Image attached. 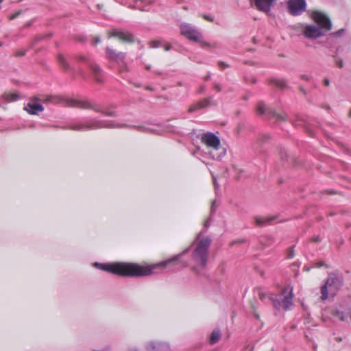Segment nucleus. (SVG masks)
I'll return each instance as SVG.
<instances>
[{
  "mask_svg": "<svg viewBox=\"0 0 351 351\" xmlns=\"http://www.w3.org/2000/svg\"><path fill=\"white\" fill-rule=\"evenodd\" d=\"M180 256V254L160 263L146 267L130 263H117L114 264L95 263L94 266L103 271L121 276H146L155 273L156 269H164L168 264L178 260Z\"/></svg>",
  "mask_w": 351,
  "mask_h": 351,
  "instance_id": "obj_1",
  "label": "nucleus"
},
{
  "mask_svg": "<svg viewBox=\"0 0 351 351\" xmlns=\"http://www.w3.org/2000/svg\"><path fill=\"white\" fill-rule=\"evenodd\" d=\"M46 101L54 104H64V106L67 107L78 108L83 110H93L95 112H101L106 116L111 117H116L118 115L114 106L103 108L95 102L89 100H80L72 98L50 96L46 99Z\"/></svg>",
  "mask_w": 351,
  "mask_h": 351,
  "instance_id": "obj_2",
  "label": "nucleus"
},
{
  "mask_svg": "<svg viewBox=\"0 0 351 351\" xmlns=\"http://www.w3.org/2000/svg\"><path fill=\"white\" fill-rule=\"evenodd\" d=\"M102 128H134L140 132H146L149 129L144 125H130L127 124H120L118 123H110L105 124L103 121L96 119H86L77 121L75 123L63 127V129H69L75 131H86L91 130H97Z\"/></svg>",
  "mask_w": 351,
  "mask_h": 351,
  "instance_id": "obj_3",
  "label": "nucleus"
},
{
  "mask_svg": "<svg viewBox=\"0 0 351 351\" xmlns=\"http://www.w3.org/2000/svg\"><path fill=\"white\" fill-rule=\"evenodd\" d=\"M311 16L319 27L314 25H306L302 32L304 37L309 39H316L323 36L324 32H328L331 29V21L325 14L319 11H313Z\"/></svg>",
  "mask_w": 351,
  "mask_h": 351,
  "instance_id": "obj_4",
  "label": "nucleus"
},
{
  "mask_svg": "<svg viewBox=\"0 0 351 351\" xmlns=\"http://www.w3.org/2000/svg\"><path fill=\"white\" fill-rule=\"evenodd\" d=\"M211 244V239L205 237L201 239L197 244L193 252L194 261L202 267H206L208 258V250Z\"/></svg>",
  "mask_w": 351,
  "mask_h": 351,
  "instance_id": "obj_5",
  "label": "nucleus"
},
{
  "mask_svg": "<svg viewBox=\"0 0 351 351\" xmlns=\"http://www.w3.org/2000/svg\"><path fill=\"white\" fill-rule=\"evenodd\" d=\"M343 285V276L339 273L332 272L328 274L324 285L321 287V300H325L328 297V287L339 289Z\"/></svg>",
  "mask_w": 351,
  "mask_h": 351,
  "instance_id": "obj_6",
  "label": "nucleus"
},
{
  "mask_svg": "<svg viewBox=\"0 0 351 351\" xmlns=\"http://www.w3.org/2000/svg\"><path fill=\"white\" fill-rule=\"evenodd\" d=\"M180 32L187 39L195 43L200 42L202 38V34L199 29L189 23L180 25Z\"/></svg>",
  "mask_w": 351,
  "mask_h": 351,
  "instance_id": "obj_7",
  "label": "nucleus"
},
{
  "mask_svg": "<svg viewBox=\"0 0 351 351\" xmlns=\"http://www.w3.org/2000/svg\"><path fill=\"white\" fill-rule=\"evenodd\" d=\"M256 112L258 115H265L266 117L269 119H275L277 122L285 121L287 120L286 115H282L278 114L275 110L266 108L265 104L263 101H259L257 104L256 108Z\"/></svg>",
  "mask_w": 351,
  "mask_h": 351,
  "instance_id": "obj_8",
  "label": "nucleus"
},
{
  "mask_svg": "<svg viewBox=\"0 0 351 351\" xmlns=\"http://www.w3.org/2000/svg\"><path fill=\"white\" fill-rule=\"evenodd\" d=\"M288 12L293 16L302 15L306 10V0H289L287 3Z\"/></svg>",
  "mask_w": 351,
  "mask_h": 351,
  "instance_id": "obj_9",
  "label": "nucleus"
},
{
  "mask_svg": "<svg viewBox=\"0 0 351 351\" xmlns=\"http://www.w3.org/2000/svg\"><path fill=\"white\" fill-rule=\"evenodd\" d=\"M108 34L109 37H116L122 42L132 43L135 41V36L131 32L122 29H112Z\"/></svg>",
  "mask_w": 351,
  "mask_h": 351,
  "instance_id": "obj_10",
  "label": "nucleus"
},
{
  "mask_svg": "<svg viewBox=\"0 0 351 351\" xmlns=\"http://www.w3.org/2000/svg\"><path fill=\"white\" fill-rule=\"evenodd\" d=\"M202 142L208 147L213 148L215 150L219 149L220 140L217 136L212 132H207L203 134L202 136Z\"/></svg>",
  "mask_w": 351,
  "mask_h": 351,
  "instance_id": "obj_11",
  "label": "nucleus"
},
{
  "mask_svg": "<svg viewBox=\"0 0 351 351\" xmlns=\"http://www.w3.org/2000/svg\"><path fill=\"white\" fill-rule=\"evenodd\" d=\"M106 53L108 58L111 60L116 62L117 64H121L125 59L126 53L121 51H117L114 49L107 47L106 49Z\"/></svg>",
  "mask_w": 351,
  "mask_h": 351,
  "instance_id": "obj_12",
  "label": "nucleus"
},
{
  "mask_svg": "<svg viewBox=\"0 0 351 351\" xmlns=\"http://www.w3.org/2000/svg\"><path fill=\"white\" fill-rule=\"evenodd\" d=\"M148 351H171L170 346L168 343L159 341H152L147 345Z\"/></svg>",
  "mask_w": 351,
  "mask_h": 351,
  "instance_id": "obj_13",
  "label": "nucleus"
},
{
  "mask_svg": "<svg viewBox=\"0 0 351 351\" xmlns=\"http://www.w3.org/2000/svg\"><path fill=\"white\" fill-rule=\"evenodd\" d=\"M211 99L212 97L205 98L202 100H200L192 105H191L189 108V112H193L197 110H199L201 109L205 108L211 105Z\"/></svg>",
  "mask_w": 351,
  "mask_h": 351,
  "instance_id": "obj_14",
  "label": "nucleus"
},
{
  "mask_svg": "<svg viewBox=\"0 0 351 351\" xmlns=\"http://www.w3.org/2000/svg\"><path fill=\"white\" fill-rule=\"evenodd\" d=\"M24 110L28 112V113L30 114H38V112L43 111L44 108L40 104L29 102L24 107Z\"/></svg>",
  "mask_w": 351,
  "mask_h": 351,
  "instance_id": "obj_15",
  "label": "nucleus"
},
{
  "mask_svg": "<svg viewBox=\"0 0 351 351\" xmlns=\"http://www.w3.org/2000/svg\"><path fill=\"white\" fill-rule=\"evenodd\" d=\"M293 291L291 289L289 293L281 299L282 308L285 311L290 310L291 307L293 305Z\"/></svg>",
  "mask_w": 351,
  "mask_h": 351,
  "instance_id": "obj_16",
  "label": "nucleus"
},
{
  "mask_svg": "<svg viewBox=\"0 0 351 351\" xmlns=\"http://www.w3.org/2000/svg\"><path fill=\"white\" fill-rule=\"evenodd\" d=\"M88 64L94 74L95 80L99 82H101L102 81V76H101L102 70H101V69L99 66V65H97V64H95L94 62H88Z\"/></svg>",
  "mask_w": 351,
  "mask_h": 351,
  "instance_id": "obj_17",
  "label": "nucleus"
},
{
  "mask_svg": "<svg viewBox=\"0 0 351 351\" xmlns=\"http://www.w3.org/2000/svg\"><path fill=\"white\" fill-rule=\"evenodd\" d=\"M276 218V216L271 217H261L256 216L254 217L255 223L257 226H264L269 224L271 221H274Z\"/></svg>",
  "mask_w": 351,
  "mask_h": 351,
  "instance_id": "obj_18",
  "label": "nucleus"
},
{
  "mask_svg": "<svg viewBox=\"0 0 351 351\" xmlns=\"http://www.w3.org/2000/svg\"><path fill=\"white\" fill-rule=\"evenodd\" d=\"M221 333L219 329L217 328L213 330L209 339L210 344L213 345L218 342L221 339Z\"/></svg>",
  "mask_w": 351,
  "mask_h": 351,
  "instance_id": "obj_19",
  "label": "nucleus"
},
{
  "mask_svg": "<svg viewBox=\"0 0 351 351\" xmlns=\"http://www.w3.org/2000/svg\"><path fill=\"white\" fill-rule=\"evenodd\" d=\"M57 59L59 64L62 67L64 70L70 69V64L62 54L59 53L57 56Z\"/></svg>",
  "mask_w": 351,
  "mask_h": 351,
  "instance_id": "obj_20",
  "label": "nucleus"
},
{
  "mask_svg": "<svg viewBox=\"0 0 351 351\" xmlns=\"http://www.w3.org/2000/svg\"><path fill=\"white\" fill-rule=\"evenodd\" d=\"M271 83L282 89L288 88L287 83L284 79L273 78L271 80Z\"/></svg>",
  "mask_w": 351,
  "mask_h": 351,
  "instance_id": "obj_21",
  "label": "nucleus"
},
{
  "mask_svg": "<svg viewBox=\"0 0 351 351\" xmlns=\"http://www.w3.org/2000/svg\"><path fill=\"white\" fill-rule=\"evenodd\" d=\"M268 300L272 302V305L276 311H280V308L282 307L281 299L274 297H269Z\"/></svg>",
  "mask_w": 351,
  "mask_h": 351,
  "instance_id": "obj_22",
  "label": "nucleus"
},
{
  "mask_svg": "<svg viewBox=\"0 0 351 351\" xmlns=\"http://www.w3.org/2000/svg\"><path fill=\"white\" fill-rule=\"evenodd\" d=\"M4 99L8 102L14 101L19 99V96L17 94H5L3 95Z\"/></svg>",
  "mask_w": 351,
  "mask_h": 351,
  "instance_id": "obj_23",
  "label": "nucleus"
},
{
  "mask_svg": "<svg viewBox=\"0 0 351 351\" xmlns=\"http://www.w3.org/2000/svg\"><path fill=\"white\" fill-rule=\"evenodd\" d=\"M119 66V71L120 73H123V72H128L129 71V67L128 66V64L125 62V60L123 61V62H121V64H118Z\"/></svg>",
  "mask_w": 351,
  "mask_h": 351,
  "instance_id": "obj_24",
  "label": "nucleus"
},
{
  "mask_svg": "<svg viewBox=\"0 0 351 351\" xmlns=\"http://www.w3.org/2000/svg\"><path fill=\"white\" fill-rule=\"evenodd\" d=\"M335 316L341 321L343 322L346 320V316L343 312L337 311Z\"/></svg>",
  "mask_w": 351,
  "mask_h": 351,
  "instance_id": "obj_25",
  "label": "nucleus"
},
{
  "mask_svg": "<svg viewBox=\"0 0 351 351\" xmlns=\"http://www.w3.org/2000/svg\"><path fill=\"white\" fill-rule=\"evenodd\" d=\"M211 154H212L213 158L217 159V160H220L222 158V156H225L226 150L224 149H222L221 152L218 155L215 154L214 153H211Z\"/></svg>",
  "mask_w": 351,
  "mask_h": 351,
  "instance_id": "obj_26",
  "label": "nucleus"
},
{
  "mask_svg": "<svg viewBox=\"0 0 351 351\" xmlns=\"http://www.w3.org/2000/svg\"><path fill=\"white\" fill-rule=\"evenodd\" d=\"M344 33H345V29L342 28V29H340L338 31L332 32L331 34V35L333 36L334 37H339V36H341L342 35H343Z\"/></svg>",
  "mask_w": 351,
  "mask_h": 351,
  "instance_id": "obj_27",
  "label": "nucleus"
},
{
  "mask_svg": "<svg viewBox=\"0 0 351 351\" xmlns=\"http://www.w3.org/2000/svg\"><path fill=\"white\" fill-rule=\"evenodd\" d=\"M161 46V43L158 40H154L149 43V47L152 48H158Z\"/></svg>",
  "mask_w": 351,
  "mask_h": 351,
  "instance_id": "obj_28",
  "label": "nucleus"
},
{
  "mask_svg": "<svg viewBox=\"0 0 351 351\" xmlns=\"http://www.w3.org/2000/svg\"><path fill=\"white\" fill-rule=\"evenodd\" d=\"M269 295H267L266 293H259V298H260V299H261L263 302H265V303H267V302H269V301L268 300V298H269Z\"/></svg>",
  "mask_w": 351,
  "mask_h": 351,
  "instance_id": "obj_29",
  "label": "nucleus"
},
{
  "mask_svg": "<svg viewBox=\"0 0 351 351\" xmlns=\"http://www.w3.org/2000/svg\"><path fill=\"white\" fill-rule=\"evenodd\" d=\"M217 206H218V204H217V201L214 200L212 203L211 208H210V213H211L210 215H212L213 213H215Z\"/></svg>",
  "mask_w": 351,
  "mask_h": 351,
  "instance_id": "obj_30",
  "label": "nucleus"
},
{
  "mask_svg": "<svg viewBox=\"0 0 351 351\" xmlns=\"http://www.w3.org/2000/svg\"><path fill=\"white\" fill-rule=\"evenodd\" d=\"M334 58H335V63H336L337 66H339V68H343V60L341 59L337 58L336 56H334Z\"/></svg>",
  "mask_w": 351,
  "mask_h": 351,
  "instance_id": "obj_31",
  "label": "nucleus"
},
{
  "mask_svg": "<svg viewBox=\"0 0 351 351\" xmlns=\"http://www.w3.org/2000/svg\"><path fill=\"white\" fill-rule=\"evenodd\" d=\"M218 66H219V67L221 70H223V69H226V68L229 67V65H228L227 63H226V62H223V61H219V62H218Z\"/></svg>",
  "mask_w": 351,
  "mask_h": 351,
  "instance_id": "obj_32",
  "label": "nucleus"
},
{
  "mask_svg": "<svg viewBox=\"0 0 351 351\" xmlns=\"http://www.w3.org/2000/svg\"><path fill=\"white\" fill-rule=\"evenodd\" d=\"M213 86L215 90H216L217 92H220L222 90L221 86L219 84L214 83Z\"/></svg>",
  "mask_w": 351,
  "mask_h": 351,
  "instance_id": "obj_33",
  "label": "nucleus"
},
{
  "mask_svg": "<svg viewBox=\"0 0 351 351\" xmlns=\"http://www.w3.org/2000/svg\"><path fill=\"white\" fill-rule=\"evenodd\" d=\"M213 219L212 217L210 216L205 222H204V227L206 228H208L210 226V221H211Z\"/></svg>",
  "mask_w": 351,
  "mask_h": 351,
  "instance_id": "obj_34",
  "label": "nucleus"
},
{
  "mask_svg": "<svg viewBox=\"0 0 351 351\" xmlns=\"http://www.w3.org/2000/svg\"><path fill=\"white\" fill-rule=\"evenodd\" d=\"M204 18L210 22H213L214 21V18L210 15H204Z\"/></svg>",
  "mask_w": 351,
  "mask_h": 351,
  "instance_id": "obj_35",
  "label": "nucleus"
},
{
  "mask_svg": "<svg viewBox=\"0 0 351 351\" xmlns=\"http://www.w3.org/2000/svg\"><path fill=\"white\" fill-rule=\"evenodd\" d=\"M26 53V51L25 50L19 51L16 53V56H23Z\"/></svg>",
  "mask_w": 351,
  "mask_h": 351,
  "instance_id": "obj_36",
  "label": "nucleus"
},
{
  "mask_svg": "<svg viewBox=\"0 0 351 351\" xmlns=\"http://www.w3.org/2000/svg\"><path fill=\"white\" fill-rule=\"evenodd\" d=\"M294 256V254H293V248L291 247L290 249V251L289 252V254H288V258H292Z\"/></svg>",
  "mask_w": 351,
  "mask_h": 351,
  "instance_id": "obj_37",
  "label": "nucleus"
},
{
  "mask_svg": "<svg viewBox=\"0 0 351 351\" xmlns=\"http://www.w3.org/2000/svg\"><path fill=\"white\" fill-rule=\"evenodd\" d=\"M324 83L325 86H328L330 85V80L328 78H325L324 80Z\"/></svg>",
  "mask_w": 351,
  "mask_h": 351,
  "instance_id": "obj_38",
  "label": "nucleus"
},
{
  "mask_svg": "<svg viewBox=\"0 0 351 351\" xmlns=\"http://www.w3.org/2000/svg\"><path fill=\"white\" fill-rule=\"evenodd\" d=\"M78 59L81 61H86V58L84 56H80Z\"/></svg>",
  "mask_w": 351,
  "mask_h": 351,
  "instance_id": "obj_39",
  "label": "nucleus"
},
{
  "mask_svg": "<svg viewBox=\"0 0 351 351\" xmlns=\"http://www.w3.org/2000/svg\"><path fill=\"white\" fill-rule=\"evenodd\" d=\"M94 43H95V44H97V43H100V39H99V38H98V37L95 38V39H94Z\"/></svg>",
  "mask_w": 351,
  "mask_h": 351,
  "instance_id": "obj_40",
  "label": "nucleus"
},
{
  "mask_svg": "<svg viewBox=\"0 0 351 351\" xmlns=\"http://www.w3.org/2000/svg\"><path fill=\"white\" fill-rule=\"evenodd\" d=\"M254 317L256 319H260V315L257 313H256V312L254 313Z\"/></svg>",
  "mask_w": 351,
  "mask_h": 351,
  "instance_id": "obj_41",
  "label": "nucleus"
},
{
  "mask_svg": "<svg viewBox=\"0 0 351 351\" xmlns=\"http://www.w3.org/2000/svg\"><path fill=\"white\" fill-rule=\"evenodd\" d=\"M145 89L148 90H150V91H154V88L151 87V86H146Z\"/></svg>",
  "mask_w": 351,
  "mask_h": 351,
  "instance_id": "obj_42",
  "label": "nucleus"
},
{
  "mask_svg": "<svg viewBox=\"0 0 351 351\" xmlns=\"http://www.w3.org/2000/svg\"><path fill=\"white\" fill-rule=\"evenodd\" d=\"M202 45H203V46H206V47H211L210 44L208 43H203Z\"/></svg>",
  "mask_w": 351,
  "mask_h": 351,
  "instance_id": "obj_43",
  "label": "nucleus"
},
{
  "mask_svg": "<svg viewBox=\"0 0 351 351\" xmlns=\"http://www.w3.org/2000/svg\"><path fill=\"white\" fill-rule=\"evenodd\" d=\"M210 79V75H207L204 77V80L206 81H208Z\"/></svg>",
  "mask_w": 351,
  "mask_h": 351,
  "instance_id": "obj_44",
  "label": "nucleus"
},
{
  "mask_svg": "<svg viewBox=\"0 0 351 351\" xmlns=\"http://www.w3.org/2000/svg\"><path fill=\"white\" fill-rule=\"evenodd\" d=\"M204 89H205V86H202L200 88V90H199V93H201L204 92Z\"/></svg>",
  "mask_w": 351,
  "mask_h": 351,
  "instance_id": "obj_45",
  "label": "nucleus"
},
{
  "mask_svg": "<svg viewBox=\"0 0 351 351\" xmlns=\"http://www.w3.org/2000/svg\"><path fill=\"white\" fill-rule=\"evenodd\" d=\"M324 265V263L323 262H320V263H317L318 267H322Z\"/></svg>",
  "mask_w": 351,
  "mask_h": 351,
  "instance_id": "obj_46",
  "label": "nucleus"
},
{
  "mask_svg": "<svg viewBox=\"0 0 351 351\" xmlns=\"http://www.w3.org/2000/svg\"><path fill=\"white\" fill-rule=\"evenodd\" d=\"M170 49H171V46H170V45H167V46L165 47V51H169Z\"/></svg>",
  "mask_w": 351,
  "mask_h": 351,
  "instance_id": "obj_47",
  "label": "nucleus"
},
{
  "mask_svg": "<svg viewBox=\"0 0 351 351\" xmlns=\"http://www.w3.org/2000/svg\"><path fill=\"white\" fill-rule=\"evenodd\" d=\"M214 185H215V187L217 188L218 187V184H217V182H216V179L214 178Z\"/></svg>",
  "mask_w": 351,
  "mask_h": 351,
  "instance_id": "obj_48",
  "label": "nucleus"
},
{
  "mask_svg": "<svg viewBox=\"0 0 351 351\" xmlns=\"http://www.w3.org/2000/svg\"><path fill=\"white\" fill-rule=\"evenodd\" d=\"M302 78L304 79V80H308V76H306V75H303L302 76Z\"/></svg>",
  "mask_w": 351,
  "mask_h": 351,
  "instance_id": "obj_49",
  "label": "nucleus"
},
{
  "mask_svg": "<svg viewBox=\"0 0 351 351\" xmlns=\"http://www.w3.org/2000/svg\"><path fill=\"white\" fill-rule=\"evenodd\" d=\"M145 68H146L147 70H150L151 66L150 65H147V66H145Z\"/></svg>",
  "mask_w": 351,
  "mask_h": 351,
  "instance_id": "obj_50",
  "label": "nucleus"
},
{
  "mask_svg": "<svg viewBox=\"0 0 351 351\" xmlns=\"http://www.w3.org/2000/svg\"><path fill=\"white\" fill-rule=\"evenodd\" d=\"M313 241H314L315 242H317V241H319V238H318V237H317V238H315V239H313Z\"/></svg>",
  "mask_w": 351,
  "mask_h": 351,
  "instance_id": "obj_51",
  "label": "nucleus"
},
{
  "mask_svg": "<svg viewBox=\"0 0 351 351\" xmlns=\"http://www.w3.org/2000/svg\"><path fill=\"white\" fill-rule=\"evenodd\" d=\"M348 116H349V117H350V118H351V108H350V112H349V114H348Z\"/></svg>",
  "mask_w": 351,
  "mask_h": 351,
  "instance_id": "obj_52",
  "label": "nucleus"
},
{
  "mask_svg": "<svg viewBox=\"0 0 351 351\" xmlns=\"http://www.w3.org/2000/svg\"><path fill=\"white\" fill-rule=\"evenodd\" d=\"M286 291H287V289H283V291H282V293H286Z\"/></svg>",
  "mask_w": 351,
  "mask_h": 351,
  "instance_id": "obj_53",
  "label": "nucleus"
},
{
  "mask_svg": "<svg viewBox=\"0 0 351 351\" xmlns=\"http://www.w3.org/2000/svg\"><path fill=\"white\" fill-rule=\"evenodd\" d=\"M155 73H157V74H158V75H160V74H161V73H160V72H158V71H156Z\"/></svg>",
  "mask_w": 351,
  "mask_h": 351,
  "instance_id": "obj_54",
  "label": "nucleus"
},
{
  "mask_svg": "<svg viewBox=\"0 0 351 351\" xmlns=\"http://www.w3.org/2000/svg\"><path fill=\"white\" fill-rule=\"evenodd\" d=\"M135 86L140 87V85L139 84H135Z\"/></svg>",
  "mask_w": 351,
  "mask_h": 351,
  "instance_id": "obj_55",
  "label": "nucleus"
},
{
  "mask_svg": "<svg viewBox=\"0 0 351 351\" xmlns=\"http://www.w3.org/2000/svg\"><path fill=\"white\" fill-rule=\"evenodd\" d=\"M188 251V249L185 250L183 253H186Z\"/></svg>",
  "mask_w": 351,
  "mask_h": 351,
  "instance_id": "obj_56",
  "label": "nucleus"
}]
</instances>
